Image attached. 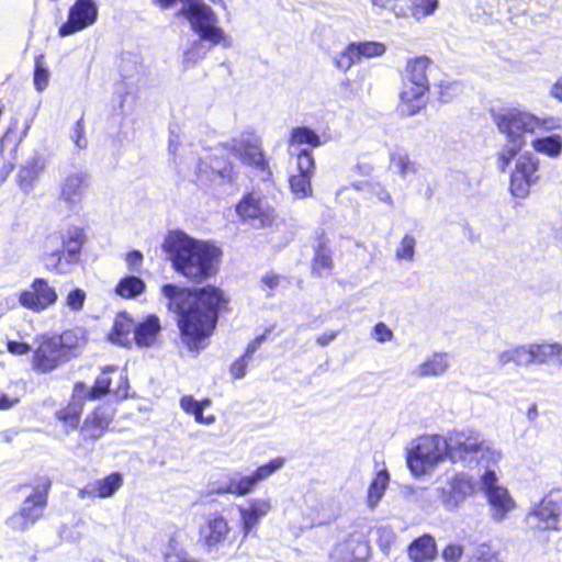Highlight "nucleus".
Here are the masks:
<instances>
[{
	"mask_svg": "<svg viewBox=\"0 0 562 562\" xmlns=\"http://www.w3.org/2000/svg\"><path fill=\"white\" fill-rule=\"evenodd\" d=\"M415 245L416 240L414 236L409 234L404 235L396 249V258L400 260H412L415 254Z\"/></svg>",
	"mask_w": 562,
	"mask_h": 562,
	"instance_id": "obj_50",
	"label": "nucleus"
},
{
	"mask_svg": "<svg viewBox=\"0 0 562 562\" xmlns=\"http://www.w3.org/2000/svg\"><path fill=\"white\" fill-rule=\"evenodd\" d=\"M7 349L12 355L23 356L31 351V346L25 341L9 340Z\"/></svg>",
	"mask_w": 562,
	"mask_h": 562,
	"instance_id": "obj_58",
	"label": "nucleus"
},
{
	"mask_svg": "<svg viewBox=\"0 0 562 562\" xmlns=\"http://www.w3.org/2000/svg\"><path fill=\"white\" fill-rule=\"evenodd\" d=\"M271 503L266 498H252L248 502L247 506H240L239 513V528L243 538L246 539L250 532L259 526L260 520L270 512Z\"/></svg>",
	"mask_w": 562,
	"mask_h": 562,
	"instance_id": "obj_22",
	"label": "nucleus"
},
{
	"mask_svg": "<svg viewBox=\"0 0 562 562\" xmlns=\"http://www.w3.org/2000/svg\"><path fill=\"white\" fill-rule=\"evenodd\" d=\"M59 238L61 245L59 249L68 252V256H72L80 261L83 245L87 240L85 228L80 226H69L65 232H60Z\"/></svg>",
	"mask_w": 562,
	"mask_h": 562,
	"instance_id": "obj_30",
	"label": "nucleus"
},
{
	"mask_svg": "<svg viewBox=\"0 0 562 562\" xmlns=\"http://www.w3.org/2000/svg\"><path fill=\"white\" fill-rule=\"evenodd\" d=\"M82 411L80 402L70 401L57 409L54 416L66 429L75 430L80 425Z\"/></svg>",
	"mask_w": 562,
	"mask_h": 562,
	"instance_id": "obj_34",
	"label": "nucleus"
},
{
	"mask_svg": "<svg viewBox=\"0 0 562 562\" xmlns=\"http://www.w3.org/2000/svg\"><path fill=\"white\" fill-rule=\"evenodd\" d=\"M390 481V475L387 470L383 469L379 471L374 477L372 479L367 495V502L370 507H374L384 495V492L387 487Z\"/></svg>",
	"mask_w": 562,
	"mask_h": 562,
	"instance_id": "obj_39",
	"label": "nucleus"
},
{
	"mask_svg": "<svg viewBox=\"0 0 562 562\" xmlns=\"http://www.w3.org/2000/svg\"><path fill=\"white\" fill-rule=\"evenodd\" d=\"M361 60L356 42L349 43L334 59V65L342 70L348 71L355 64Z\"/></svg>",
	"mask_w": 562,
	"mask_h": 562,
	"instance_id": "obj_41",
	"label": "nucleus"
},
{
	"mask_svg": "<svg viewBox=\"0 0 562 562\" xmlns=\"http://www.w3.org/2000/svg\"><path fill=\"white\" fill-rule=\"evenodd\" d=\"M535 120L536 115L533 113L516 108H509L493 114V121L497 130L505 135L509 143L496 154L499 172H506L515 157L521 153L527 143L525 135L533 134L532 124L536 122Z\"/></svg>",
	"mask_w": 562,
	"mask_h": 562,
	"instance_id": "obj_3",
	"label": "nucleus"
},
{
	"mask_svg": "<svg viewBox=\"0 0 562 562\" xmlns=\"http://www.w3.org/2000/svg\"><path fill=\"white\" fill-rule=\"evenodd\" d=\"M481 486L493 509V518L502 520L516 506L507 488L497 484V476L494 471L486 470L481 477Z\"/></svg>",
	"mask_w": 562,
	"mask_h": 562,
	"instance_id": "obj_16",
	"label": "nucleus"
},
{
	"mask_svg": "<svg viewBox=\"0 0 562 562\" xmlns=\"http://www.w3.org/2000/svg\"><path fill=\"white\" fill-rule=\"evenodd\" d=\"M535 121L536 122L532 124L533 134L537 131L550 132V131L559 130L562 127V121L558 116L547 115V116L539 117L536 115Z\"/></svg>",
	"mask_w": 562,
	"mask_h": 562,
	"instance_id": "obj_51",
	"label": "nucleus"
},
{
	"mask_svg": "<svg viewBox=\"0 0 562 562\" xmlns=\"http://www.w3.org/2000/svg\"><path fill=\"white\" fill-rule=\"evenodd\" d=\"M33 81L37 91H43L48 86L49 71L44 65V55H38L35 57Z\"/></svg>",
	"mask_w": 562,
	"mask_h": 562,
	"instance_id": "obj_46",
	"label": "nucleus"
},
{
	"mask_svg": "<svg viewBox=\"0 0 562 562\" xmlns=\"http://www.w3.org/2000/svg\"><path fill=\"white\" fill-rule=\"evenodd\" d=\"M86 299H87L86 292L80 288H76L68 292V294L66 296V305L71 311L77 312V311L82 310Z\"/></svg>",
	"mask_w": 562,
	"mask_h": 562,
	"instance_id": "obj_53",
	"label": "nucleus"
},
{
	"mask_svg": "<svg viewBox=\"0 0 562 562\" xmlns=\"http://www.w3.org/2000/svg\"><path fill=\"white\" fill-rule=\"evenodd\" d=\"M124 479L120 472H112L102 479L86 484L78 492L81 499L109 498L123 485Z\"/></svg>",
	"mask_w": 562,
	"mask_h": 562,
	"instance_id": "obj_21",
	"label": "nucleus"
},
{
	"mask_svg": "<svg viewBox=\"0 0 562 562\" xmlns=\"http://www.w3.org/2000/svg\"><path fill=\"white\" fill-rule=\"evenodd\" d=\"M464 552V548L459 543H448L441 551L443 562H459Z\"/></svg>",
	"mask_w": 562,
	"mask_h": 562,
	"instance_id": "obj_54",
	"label": "nucleus"
},
{
	"mask_svg": "<svg viewBox=\"0 0 562 562\" xmlns=\"http://www.w3.org/2000/svg\"><path fill=\"white\" fill-rule=\"evenodd\" d=\"M315 170L313 155L307 149H302L297 154V173L289 178L292 193L299 199H305L312 195L313 189L311 179Z\"/></svg>",
	"mask_w": 562,
	"mask_h": 562,
	"instance_id": "obj_20",
	"label": "nucleus"
},
{
	"mask_svg": "<svg viewBox=\"0 0 562 562\" xmlns=\"http://www.w3.org/2000/svg\"><path fill=\"white\" fill-rule=\"evenodd\" d=\"M465 562H501L498 552L488 544H481L473 551Z\"/></svg>",
	"mask_w": 562,
	"mask_h": 562,
	"instance_id": "obj_49",
	"label": "nucleus"
},
{
	"mask_svg": "<svg viewBox=\"0 0 562 562\" xmlns=\"http://www.w3.org/2000/svg\"><path fill=\"white\" fill-rule=\"evenodd\" d=\"M280 280L281 277L278 273L270 271L261 278V284L263 289L274 290L280 284Z\"/></svg>",
	"mask_w": 562,
	"mask_h": 562,
	"instance_id": "obj_61",
	"label": "nucleus"
},
{
	"mask_svg": "<svg viewBox=\"0 0 562 562\" xmlns=\"http://www.w3.org/2000/svg\"><path fill=\"white\" fill-rule=\"evenodd\" d=\"M146 291L145 281L134 274L122 277L114 286V292L122 299H134Z\"/></svg>",
	"mask_w": 562,
	"mask_h": 562,
	"instance_id": "obj_35",
	"label": "nucleus"
},
{
	"mask_svg": "<svg viewBox=\"0 0 562 562\" xmlns=\"http://www.w3.org/2000/svg\"><path fill=\"white\" fill-rule=\"evenodd\" d=\"M176 16H183L191 23V27L201 40L218 45L225 40L224 31L216 25L217 18L214 11L202 0H191L189 5L176 12Z\"/></svg>",
	"mask_w": 562,
	"mask_h": 562,
	"instance_id": "obj_8",
	"label": "nucleus"
},
{
	"mask_svg": "<svg viewBox=\"0 0 562 562\" xmlns=\"http://www.w3.org/2000/svg\"><path fill=\"white\" fill-rule=\"evenodd\" d=\"M449 440V443H446V453L452 462L467 461L487 450L477 431L462 430L456 432Z\"/></svg>",
	"mask_w": 562,
	"mask_h": 562,
	"instance_id": "obj_13",
	"label": "nucleus"
},
{
	"mask_svg": "<svg viewBox=\"0 0 562 562\" xmlns=\"http://www.w3.org/2000/svg\"><path fill=\"white\" fill-rule=\"evenodd\" d=\"M56 289L45 278H35L29 289L19 293V303L33 312H42L57 302Z\"/></svg>",
	"mask_w": 562,
	"mask_h": 562,
	"instance_id": "obj_17",
	"label": "nucleus"
},
{
	"mask_svg": "<svg viewBox=\"0 0 562 562\" xmlns=\"http://www.w3.org/2000/svg\"><path fill=\"white\" fill-rule=\"evenodd\" d=\"M431 59L426 55L408 58L402 76L397 109L404 116L418 114L426 108L425 95L430 89L427 70Z\"/></svg>",
	"mask_w": 562,
	"mask_h": 562,
	"instance_id": "obj_4",
	"label": "nucleus"
},
{
	"mask_svg": "<svg viewBox=\"0 0 562 562\" xmlns=\"http://www.w3.org/2000/svg\"><path fill=\"white\" fill-rule=\"evenodd\" d=\"M550 94L552 98L562 102V75L555 80L550 89Z\"/></svg>",
	"mask_w": 562,
	"mask_h": 562,
	"instance_id": "obj_64",
	"label": "nucleus"
},
{
	"mask_svg": "<svg viewBox=\"0 0 562 562\" xmlns=\"http://www.w3.org/2000/svg\"><path fill=\"white\" fill-rule=\"evenodd\" d=\"M216 172L221 178L227 181H233L236 177L235 165L231 160L225 161L224 166L218 168Z\"/></svg>",
	"mask_w": 562,
	"mask_h": 562,
	"instance_id": "obj_60",
	"label": "nucleus"
},
{
	"mask_svg": "<svg viewBox=\"0 0 562 562\" xmlns=\"http://www.w3.org/2000/svg\"><path fill=\"white\" fill-rule=\"evenodd\" d=\"M58 345L64 357H67V361L77 356V351L82 348L87 338L85 333L79 327L69 328L63 330L59 334H50Z\"/></svg>",
	"mask_w": 562,
	"mask_h": 562,
	"instance_id": "obj_26",
	"label": "nucleus"
},
{
	"mask_svg": "<svg viewBox=\"0 0 562 562\" xmlns=\"http://www.w3.org/2000/svg\"><path fill=\"white\" fill-rule=\"evenodd\" d=\"M182 409L194 416L196 423L210 425L215 422L213 415L204 416L203 408L210 405V400L196 401L192 396H183L180 401Z\"/></svg>",
	"mask_w": 562,
	"mask_h": 562,
	"instance_id": "obj_38",
	"label": "nucleus"
},
{
	"mask_svg": "<svg viewBox=\"0 0 562 562\" xmlns=\"http://www.w3.org/2000/svg\"><path fill=\"white\" fill-rule=\"evenodd\" d=\"M233 527L227 517L215 512L207 515L198 527V544L211 552L231 543Z\"/></svg>",
	"mask_w": 562,
	"mask_h": 562,
	"instance_id": "obj_11",
	"label": "nucleus"
},
{
	"mask_svg": "<svg viewBox=\"0 0 562 562\" xmlns=\"http://www.w3.org/2000/svg\"><path fill=\"white\" fill-rule=\"evenodd\" d=\"M270 331H271L270 328H266L261 335H258L252 340H250L244 350V352H246V356L252 357V355L260 347L262 341H265L267 339V336Z\"/></svg>",
	"mask_w": 562,
	"mask_h": 562,
	"instance_id": "obj_59",
	"label": "nucleus"
},
{
	"mask_svg": "<svg viewBox=\"0 0 562 562\" xmlns=\"http://www.w3.org/2000/svg\"><path fill=\"white\" fill-rule=\"evenodd\" d=\"M529 364H544L562 358V344L540 342L528 345Z\"/></svg>",
	"mask_w": 562,
	"mask_h": 562,
	"instance_id": "obj_31",
	"label": "nucleus"
},
{
	"mask_svg": "<svg viewBox=\"0 0 562 562\" xmlns=\"http://www.w3.org/2000/svg\"><path fill=\"white\" fill-rule=\"evenodd\" d=\"M390 164L393 166L401 177L416 172V164L406 153L394 151L390 155Z\"/></svg>",
	"mask_w": 562,
	"mask_h": 562,
	"instance_id": "obj_43",
	"label": "nucleus"
},
{
	"mask_svg": "<svg viewBox=\"0 0 562 562\" xmlns=\"http://www.w3.org/2000/svg\"><path fill=\"white\" fill-rule=\"evenodd\" d=\"M451 488L453 492L460 493L463 496L472 495L476 490V482L472 476L459 473L452 479Z\"/></svg>",
	"mask_w": 562,
	"mask_h": 562,
	"instance_id": "obj_48",
	"label": "nucleus"
},
{
	"mask_svg": "<svg viewBox=\"0 0 562 562\" xmlns=\"http://www.w3.org/2000/svg\"><path fill=\"white\" fill-rule=\"evenodd\" d=\"M407 554L412 562H432L437 557V543L429 533L414 539L407 547Z\"/></svg>",
	"mask_w": 562,
	"mask_h": 562,
	"instance_id": "obj_28",
	"label": "nucleus"
},
{
	"mask_svg": "<svg viewBox=\"0 0 562 562\" xmlns=\"http://www.w3.org/2000/svg\"><path fill=\"white\" fill-rule=\"evenodd\" d=\"M68 362L50 334H43L36 339V347L31 358L32 369L40 374H46Z\"/></svg>",
	"mask_w": 562,
	"mask_h": 562,
	"instance_id": "obj_12",
	"label": "nucleus"
},
{
	"mask_svg": "<svg viewBox=\"0 0 562 562\" xmlns=\"http://www.w3.org/2000/svg\"><path fill=\"white\" fill-rule=\"evenodd\" d=\"M234 155L245 165L262 175L263 181H272V171L260 143L241 140L233 146Z\"/></svg>",
	"mask_w": 562,
	"mask_h": 562,
	"instance_id": "obj_18",
	"label": "nucleus"
},
{
	"mask_svg": "<svg viewBox=\"0 0 562 562\" xmlns=\"http://www.w3.org/2000/svg\"><path fill=\"white\" fill-rule=\"evenodd\" d=\"M411 15L420 20L432 14L439 5V0H408Z\"/></svg>",
	"mask_w": 562,
	"mask_h": 562,
	"instance_id": "obj_44",
	"label": "nucleus"
},
{
	"mask_svg": "<svg viewBox=\"0 0 562 562\" xmlns=\"http://www.w3.org/2000/svg\"><path fill=\"white\" fill-rule=\"evenodd\" d=\"M88 187L89 176L86 172L70 173L61 183L59 196L68 204L78 203L83 198Z\"/></svg>",
	"mask_w": 562,
	"mask_h": 562,
	"instance_id": "obj_25",
	"label": "nucleus"
},
{
	"mask_svg": "<svg viewBox=\"0 0 562 562\" xmlns=\"http://www.w3.org/2000/svg\"><path fill=\"white\" fill-rule=\"evenodd\" d=\"M23 487H31L32 492L24 498L20 509L8 520L15 531H25L43 517L48 503L52 480L47 475H36L32 483L20 484L18 491Z\"/></svg>",
	"mask_w": 562,
	"mask_h": 562,
	"instance_id": "obj_5",
	"label": "nucleus"
},
{
	"mask_svg": "<svg viewBox=\"0 0 562 562\" xmlns=\"http://www.w3.org/2000/svg\"><path fill=\"white\" fill-rule=\"evenodd\" d=\"M160 292L168 300L167 308L177 316L182 346L193 353L206 348L221 314L229 311L227 293L214 284L181 286L176 283L164 284Z\"/></svg>",
	"mask_w": 562,
	"mask_h": 562,
	"instance_id": "obj_1",
	"label": "nucleus"
},
{
	"mask_svg": "<svg viewBox=\"0 0 562 562\" xmlns=\"http://www.w3.org/2000/svg\"><path fill=\"white\" fill-rule=\"evenodd\" d=\"M285 458L283 457H277L274 459L269 460L267 463L261 464L257 467L252 472V476L255 477L256 482L263 481L271 476L274 472L283 468L285 464Z\"/></svg>",
	"mask_w": 562,
	"mask_h": 562,
	"instance_id": "obj_45",
	"label": "nucleus"
},
{
	"mask_svg": "<svg viewBox=\"0 0 562 562\" xmlns=\"http://www.w3.org/2000/svg\"><path fill=\"white\" fill-rule=\"evenodd\" d=\"M114 420V411L104 405L95 406L80 426V437L83 441H95L102 438Z\"/></svg>",
	"mask_w": 562,
	"mask_h": 562,
	"instance_id": "obj_19",
	"label": "nucleus"
},
{
	"mask_svg": "<svg viewBox=\"0 0 562 562\" xmlns=\"http://www.w3.org/2000/svg\"><path fill=\"white\" fill-rule=\"evenodd\" d=\"M373 336L376 341L386 342L393 338V331L386 324L379 322L373 327Z\"/></svg>",
	"mask_w": 562,
	"mask_h": 562,
	"instance_id": "obj_56",
	"label": "nucleus"
},
{
	"mask_svg": "<svg viewBox=\"0 0 562 562\" xmlns=\"http://www.w3.org/2000/svg\"><path fill=\"white\" fill-rule=\"evenodd\" d=\"M360 58L380 57L386 52V46L376 41L356 42Z\"/></svg>",
	"mask_w": 562,
	"mask_h": 562,
	"instance_id": "obj_47",
	"label": "nucleus"
},
{
	"mask_svg": "<svg viewBox=\"0 0 562 562\" xmlns=\"http://www.w3.org/2000/svg\"><path fill=\"white\" fill-rule=\"evenodd\" d=\"M235 212L243 222L257 223L260 228L271 227L278 217L276 207L254 188L236 202Z\"/></svg>",
	"mask_w": 562,
	"mask_h": 562,
	"instance_id": "obj_10",
	"label": "nucleus"
},
{
	"mask_svg": "<svg viewBox=\"0 0 562 562\" xmlns=\"http://www.w3.org/2000/svg\"><path fill=\"white\" fill-rule=\"evenodd\" d=\"M514 168L509 173L508 190L514 198L526 199L541 178V161L532 151L526 150L515 157Z\"/></svg>",
	"mask_w": 562,
	"mask_h": 562,
	"instance_id": "obj_7",
	"label": "nucleus"
},
{
	"mask_svg": "<svg viewBox=\"0 0 562 562\" xmlns=\"http://www.w3.org/2000/svg\"><path fill=\"white\" fill-rule=\"evenodd\" d=\"M448 368V355L446 352H435L415 369V374L418 378L438 376L443 374Z\"/></svg>",
	"mask_w": 562,
	"mask_h": 562,
	"instance_id": "obj_33",
	"label": "nucleus"
},
{
	"mask_svg": "<svg viewBox=\"0 0 562 562\" xmlns=\"http://www.w3.org/2000/svg\"><path fill=\"white\" fill-rule=\"evenodd\" d=\"M162 250L172 269L191 283L201 284L218 272L221 249L181 231L168 233Z\"/></svg>",
	"mask_w": 562,
	"mask_h": 562,
	"instance_id": "obj_2",
	"label": "nucleus"
},
{
	"mask_svg": "<svg viewBox=\"0 0 562 562\" xmlns=\"http://www.w3.org/2000/svg\"><path fill=\"white\" fill-rule=\"evenodd\" d=\"M338 335L337 330L326 331L316 337V342L324 347L330 344Z\"/></svg>",
	"mask_w": 562,
	"mask_h": 562,
	"instance_id": "obj_63",
	"label": "nucleus"
},
{
	"mask_svg": "<svg viewBox=\"0 0 562 562\" xmlns=\"http://www.w3.org/2000/svg\"><path fill=\"white\" fill-rule=\"evenodd\" d=\"M257 485V482L252 474L245 475L239 477L238 480L232 479L229 483L225 486L218 487L216 490V494H233L238 497H243L251 493Z\"/></svg>",
	"mask_w": 562,
	"mask_h": 562,
	"instance_id": "obj_37",
	"label": "nucleus"
},
{
	"mask_svg": "<svg viewBox=\"0 0 562 562\" xmlns=\"http://www.w3.org/2000/svg\"><path fill=\"white\" fill-rule=\"evenodd\" d=\"M98 20V7L93 0H75L69 7L67 20L58 27V35L66 37L93 25Z\"/></svg>",
	"mask_w": 562,
	"mask_h": 562,
	"instance_id": "obj_14",
	"label": "nucleus"
},
{
	"mask_svg": "<svg viewBox=\"0 0 562 562\" xmlns=\"http://www.w3.org/2000/svg\"><path fill=\"white\" fill-rule=\"evenodd\" d=\"M335 261L329 241L325 234L317 236V243L313 248L311 260V274L315 278L328 277L333 273Z\"/></svg>",
	"mask_w": 562,
	"mask_h": 562,
	"instance_id": "obj_23",
	"label": "nucleus"
},
{
	"mask_svg": "<svg viewBox=\"0 0 562 562\" xmlns=\"http://www.w3.org/2000/svg\"><path fill=\"white\" fill-rule=\"evenodd\" d=\"M72 140L79 148H85L87 145L86 138H85V122L83 117H80L76 121L72 127Z\"/></svg>",
	"mask_w": 562,
	"mask_h": 562,
	"instance_id": "obj_55",
	"label": "nucleus"
},
{
	"mask_svg": "<svg viewBox=\"0 0 562 562\" xmlns=\"http://www.w3.org/2000/svg\"><path fill=\"white\" fill-rule=\"evenodd\" d=\"M144 256L139 250H131L125 255L127 267L132 271H138L143 263Z\"/></svg>",
	"mask_w": 562,
	"mask_h": 562,
	"instance_id": "obj_57",
	"label": "nucleus"
},
{
	"mask_svg": "<svg viewBox=\"0 0 562 562\" xmlns=\"http://www.w3.org/2000/svg\"><path fill=\"white\" fill-rule=\"evenodd\" d=\"M289 143L293 146L307 145L311 148L322 145L321 136L306 126L294 127L290 133Z\"/></svg>",
	"mask_w": 562,
	"mask_h": 562,
	"instance_id": "obj_40",
	"label": "nucleus"
},
{
	"mask_svg": "<svg viewBox=\"0 0 562 562\" xmlns=\"http://www.w3.org/2000/svg\"><path fill=\"white\" fill-rule=\"evenodd\" d=\"M251 359L250 356H246L243 352L237 359H235L229 366V373L234 380L243 379L248 369V361Z\"/></svg>",
	"mask_w": 562,
	"mask_h": 562,
	"instance_id": "obj_52",
	"label": "nucleus"
},
{
	"mask_svg": "<svg viewBox=\"0 0 562 562\" xmlns=\"http://www.w3.org/2000/svg\"><path fill=\"white\" fill-rule=\"evenodd\" d=\"M161 329L160 318L156 314H148L135 323L133 341L139 348L153 347L158 342Z\"/></svg>",
	"mask_w": 562,
	"mask_h": 562,
	"instance_id": "obj_24",
	"label": "nucleus"
},
{
	"mask_svg": "<svg viewBox=\"0 0 562 562\" xmlns=\"http://www.w3.org/2000/svg\"><path fill=\"white\" fill-rule=\"evenodd\" d=\"M130 389L127 374L116 366L104 367L89 390L83 382L74 384V392L83 394L82 397L86 401H97L110 396L114 402H123L130 397Z\"/></svg>",
	"mask_w": 562,
	"mask_h": 562,
	"instance_id": "obj_6",
	"label": "nucleus"
},
{
	"mask_svg": "<svg viewBox=\"0 0 562 562\" xmlns=\"http://www.w3.org/2000/svg\"><path fill=\"white\" fill-rule=\"evenodd\" d=\"M446 442L438 435L423 436L417 443L408 450L406 462L408 469L416 476L425 474L430 468L446 458Z\"/></svg>",
	"mask_w": 562,
	"mask_h": 562,
	"instance_id": "obj_9",
	"label": "nucleus"
},
{
	"mask_svg": "<svg viewBox=\"0 0 562 562\" xmlns=\"http://www.w3.org/2000/svg\"><path fill=\"white\" fill-rule=\"evenodd\" d=\"M372 3L380 9H389L394 11L397 15H403L402 7L397 4L398 0H371Z\"/></svg>",
	"mask_w": 562,
	"mask_h": 562,
	"instance_id": "obj_62",
	"label": "nucleus"
},
{
	"mask_svg": "<svg viewBox=\"0 0 562 562\" xmlns=\"http://www.w3.org/2000/svg\"><path fill=\"white\" fill-rule=\"evenodd\" d=\"M531 147L535 153L550 158H558L562 154V136L560 134H550L536 137L531 140Z\"/></svg>",
	"mask_w": 562,
	"mask_h": 562,
	"instance_id": "obj_36",
	"label": "nucleus"
},
{
	"mask_svg": "<svg viewBox=\"0 0 562 562\" xmlns=\"http://www.w3.org/2000/svg\"><path fill=\"white\" fill-rule=\"evenodd\" d=\"M498 362L502 366L515 363L516 366H528V346L520 345L509 350H504L498 355Z\"/></svg>",
	"mask_w": 562,
	"mask_h": 562,
	"instance_id": "obj_42",
	"label": "nucleus"
},
{
	"mask_svg": "<svg viewBox=\"0 0 562 562\" xmlns=\"http://www.w3.org/2000/svg\"><path fill=\"white\" fill-rule=\"evenodd\" d=\"M529 516L537 519L543 530L558 531L562 517V488H552L544 494L531 508Z\"/></svg>",
	"mask_w": 562,
	"mask_h": 562,
	"instance_id": "obj_15",
	"label": "nucleus"
},
{
	"mask_svg": "<svg viewBox=\"0 0 562 562\" xmlns=\"http://www.w3.org/2000/svg\"><path fill=\"white\" fill-rule=\"evenodd\" d=\"M42 262L46 271L63 276L70 273L80 261L72 256H68L66 251L55 249L45 252Z\"/></svg>",
	"mask_w": 562,
	"mask_h": 562,
	"instance_id": "obj_29",
	"label": "nucleus"
},
{
	"mask_svg": "<svg viewBox=\"0 0 562 562\" xmlns=\"http://www.w3.org/2000/svg\"><path fill=\"white\" fill-rule=\"evenodd\" d=\"M134 329L135 322L133 317L126 312H120L115 315L112 328L109 333L110 340L122 347H131L133 344Z\"/></svg>",
	"mask_w": 562,
	"mask_h": 562,
	"instance_id": "obj_27",
	"label": "nucleus"
},
{
	"mask_svg": "<svg viewBox=\"0 0 562 562\" xmlns=\"http://www.w3.org/2000/svg\"><path fill=\"white\" fill-rule=\"evenodd\" d=\"M44 164L41 157H32L22 165L16 175V183L23 191H30L37 181Z\"/></svg>",
	"mask_w": 562,
	"mask_h": 562,
	"instance_id": "obj_32",
	"label": "nucleus"
}]
</instances>
